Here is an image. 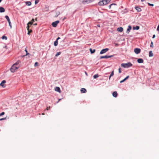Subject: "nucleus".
Listing matches in <instances>:
<instances>
[{
    "instance_id": "nucleus-1",
    "label": "nucleus",
    "mask_w": 159,
    "mask_h": 159,
    "mask_svg": "<svg viewBox=\"0 0 159 159\" xmlns=\"http://www.w3.org/2000/svg\"><path fill=\"white\" fill-rule=\"evenodd\" d=\"M20 62V61H18L11 66L10 69V70L12 72H14L16 70L20 67V66L18 64Z\"/></svg>"
},
{
    "instance_id": "nucleus-2",
    "label": "nucleus",
    "mask_w": 159,
    "mask_h": 159,
    "mask_svg": "<svg viewBox=\"0 0 159 159\" xmlns=\"http://www.w3.org/2000/svg\"><path fill=\"white\" fill-rule=\"evenodd\" d=\"M111 0H102L101 1H100L98 2V4L99 5H103L107 4L109 3Z\"/></svg>"
},
{
    "instance_id": "nucleus-3",
    "label": "nucleus",
    "mask_w": 159,
    "mask_h": 159,
    "mask_svg": "<svg viewBox=\"0 0 159 159\" xmlns=\"http://www.w3.org/2000/svg\"><path fill=\"white\" fill-rule=\"evenodd\" d=\"M121 66L124 68H128L132 66V64L130 62L127 63H122L121 64Z\"/></svg>"
},
{
    "instance_id": "nucleus-4",
    "label": "nucleus",
    "mask_w": 159,
    "mask_h": 159,
    "mask_svg": "<svg viewBox=\"0 0 159 159\" xmlns=\"http://www.w3.org/2000/svg\"><path fill=\"white\" fill-rule=\"evenodd\" d=\"M59 23V20H57L52 22V25L53 27H55L57 26V24Z\"/></svg>"
},
{
    "instance_id": "nucleus-5",
    "label": "nucleus",
    "mask_w": 159,
    "mask_h": 159,
    "mask_svg": "<svg viewBox=\"0 0 159 159\" xmlns=\"http://www.w3.org/2000/svg\"><path fill=\"white\" fill-rule=\"evenodd\" d=\"M134 51L135 53L138 54L140 53L141 52V50L140 48H135L134 49Z\"/></svg>"
},
{
    "instance_id": "nucleus-6",
    "label": "nucleus",
    "mask_w": 159,
    "mask_h": 159,
    "mask_svg": "<svg viewBox=\"0 0 159 159\" xmlns=\"http://www.w3.org/2000/svg\"><path fill=\"white\" fill-rule=\"evenodd\" d=\"M113 56V55H111L109 56H108L107 55H105V56H101L100 57V58L101 59H103V58H108L110 57H111Z\"/></svg>"
},
{
    "instance_id": "nucleus-7",
    "label": "nucleus",
    "mask_w": 159,
    "mask_h": 159,
    "mask_svg": "<svg viewBox=\"0 0 159 159\" xmlns=\"http://www.w3.org/2000/svg\"><path fill=\"white\" fill-rule=\"evenodd\" d=\"M108 50V49L107 48L103 49L100 51V53L101 54H102L107 52Z\"/></svg>"
},
{
    "instance_id": "nucleus-8",
    "label": "nucleus",
    "mask_w": 159,
    "mask_h": 159,
    "mask_svg": "<svg viewBox=\"0 0 159 159\" xmlns=\"http://www.w3.org/2000/svg\"><path fill=\"white\" fill-rule=\"evenodd\" d=\"M83 3L87 2L89 3L94 1L95 0H81Z\"/></svg>"
},
{
    "instance_id": "nucleus-9",
    "label": "nucleus",
    "mask_w": 159,
    "mask_h": 159,
    "mask_svg": "<svg viewBox=\"0 0 159 159\" xmlns=\"http://www.w3.org/2000/svg\"><path fill=\"white\" fill-rule=\"evenodd\" d=\"M54 90L55 91L58 92L59 93L61 92L60 89L59 87H56L55 88Z\"/></svg>"
},
{
    "instance_id": "nucleus-10",
    "label": "nucleus",
    "mask_w": 159,
    "mask_h": 159,
    "mask_svg": "<svg viewBox=\"0 0 159 159\" xmlns=\"http://www.w3.org/2000/svg\"><path fill=\"white\" fill-rule=\"evenodd\" d=\"M6 81L5 80H3L1 83L0 84V85L2 86L3 88H5V85L4 84L5 83H6Z\"/></svg>"
},
{
    "instance_id": "nucleus-11",
    "label": "nucleus",
    "mask_w": 159,
    "mask_h": 159,
    "mask_svg": "<svg viewBox=\"0 0 159 159\" xmlns=\"http://www.w3.org/2000/svg\"><path fill=\"white\" fill-rule=\"evenodd\" d=\"M60 39V38L58 37L57 39V40L54 43V45L55 46H56L58 45V40L59 39Z\"/></svg>"
},
{
    "instance_id": "nucleus-12",
    "label": "nucleus",
    "mask_w": 159,
    "mask_h": 159,
    "mask_svg": "<svg viewBox=\"0 0 159 159\" xmlns=\"http://www.w3.org/2000/svg\"><path fill=\"white\" fill-rule=\"evenodd\" d=\"M30 26H27V28L28 31V34L30 35V33L32 32V30L29 29Z\"/></svg>"
},
{
    "instance_id": "nucleus-13",
    "label": "nucleus",
    "mask_w": 159,
    "mask_h": 159,
    "mask_svg": "<svg viewBox=\"0 0 159 159\" xmlns=\"http://www.w3.org/2000/svg\"><path fill=\"white\" fill-rule=\"evenodd\" d=\"M80 91L81 93H84L86 92L87 90L83 88L81 89Z\"/></svg>"
},
{
    "instance_id": "nucleus-14",
    "label": "nucleus",
    "mask_w": 159,
    "mask_h": 159,
    "mask_svg": "<svg viewBox=\"0 0 159 159\" xmlns=\"http://www.w3.org/2000/svg\"><path fill=\"white\" fill-rule=\"evenodd\" d=\"M137 62L139 63H143V60L142 58H139L137 60Z\"/></svg>"
},
{
    "instance_id": "nucleus-15",
    "label": "nucleus",
    "mask_w": 159,
    "mask_h": 159,
    "mask_svg": "<svg viewBox=\"0 0 159 159\" xmlns=\"http://www.w3.org/2000/svg\"><path fill=\"white\" fill-rule=\"evenodd\" d=\"M117 95L118 94L116 91H114L112 93V95L114 97H116Z\"/></svg>"
},
{
    "instance_id": "nucleus-16",
    "label": "nucleus",
    "mask_w": 159,
    "mask_h": 159,
    "mask_svg": "<svg viewBox=\"0 0 159 159\" xmlns=\"http://www.w3.org/2000/svg\"><path fill=\"white\" fill-rule=\"evenodd\" d=\"M131 29V27L130 25H129L128 27V28L127 29L126 33H128V34L129 33V32H130V30Z\"/></svg>"
},
{
    "instance_id": "nucleus-17",
    "label": "nucleus",
    "mask_w": 159,
    "mask_h": 159,
    "mask_svg": "<svg viewBox=\"0 0 159 159\" xmlns=\"http://www.w3.org/2000/svg\"><path fill=\"white\" fill-rule=\"evenodd\" d=\"M123 28L122 27H120L119 28H118L117 29V30L119 32H121L123 31Z\"/></svg>"
},
{
    "instance_id": "nucleus-18",
    "label": "nucleus",
    "mask_w": 159,
    "mask_h": 159,
    "mask_svg": "<svg viewBox=\"0 0 159 159\" xmlns=\"http://www.w3.org/2000/svg\"><path fill=\"white\" fill-rule=\"evenodd\" d=\"M135 8L136 10L138 12H140L141 11V9L138 7H135Z\"/></svg>"
},
{
    "instance_id": "nucleus-19",
    "label": "nucleus",
    "mask_w": 159,
    "mask_h": 159,
    "mask_svg": "<svg viewBox=\"0 0 159 159\" xmlns=\"http://www.w3.org/2000/svg\"><path fill=\"white\" fill-rule=\"evenodd\" d=\"M5 10L4 8L2 7H0V12L2 13L5 12Z\"/></svg>"
},
{
    "instance_id": "nucleus-20",
    "label": "nucleus",
    "mask_w": 159,
    "mask_h": 159,
    "mask_svg": "<svg viewBox=\"0 0 159 159\" xmlns=\"http://www.w3.org/2000/svg\"><path fill=\"white\" fill-rule=\"evenodd\" d=\"M153 54L152 53V51H150L149 52V56L150 57H152L153 56Z\"/></svg>"
},
{
    "instance_id": "nucleus-21",
    "label": "nucleus",
    "mask_w": 159,
    "mask_h": 159,
    "mask_svg": "<svg viewBox=\"0 0 159 159\" xmlns=\"http://www.w3.org/2000/svg\"><path fill=\"white\" fill-rule=\"evenodd\" d=\"M60 14V12L59 11H56V15L55 16L56 17H57L59 14Z\"/></svg>"
},
{
    "instance_id": "nucleus-22",
    "label": "nucleus",
    "mask_w": 159,
    "mask_h": 159,
    "mask_svg": "<svg viewBox=\"0 0 159 159\" xmlns=\"http://www.w3.org/2000/svg\"><path fill=\"white\" fill-rule=\"evenodd\" d=\"M139 29V27L138 26H137L135 27H133V29L134 30H138Z\"/></svg>"
},
{
    "instance_id": "nucleus-23",
    "label": "nucleus",
    "mask_w": 159,
    "mask_h": 159,
    "mask_svg": "<svg viewBox=\"0 0 159 159\" xmlns=\"http://www.w3.org/2000/svg\"><path fill=\"white\" fill-rule=\"evenodd\" d=\"M26 4L28 6H30L31 5V3L30 2L28 1L26 2Z\"/></svg>"
},
{
    "instance_id": "nucleus-24",
    "label": "nucleus",
    "mask_w": 159,
    "mask_h": 159,
    "mask_svg": "<svg viewBox=\"0 0 159 159\" xmlns=\"http://www.w3.org/2000/svg\"><path fill=\"white\" fill-rule=\"evenodd\" d=\"M89 50L91 53H93L95 51V49H94L93 50H92V49L91 48H90Z\"/></svg>"
},
{
    "instance_id": "nucleus-25",
    "label": "nucleus",
    "mask_w": 159,
    "mask_h": 159,
    "mask_svg": "<svg viewBox=\"0 0 159 159\" xmlns=\"http://www.w3.org/2000/svg\"><path fill=\"white\" fill-rule=\"evenodd\" d=\"M114 75V71L113 70L112 71L111 73L109 78V80H110V79L111 77L112 76Z\"/></svg>"
},
{
    "instance_id": "nucleus-26",
    "label": "nucleus",
    "mask_w": 159,
    "mask_h": 159,
    "mask_svg": "<svg viewBox=\"0 0 159 159\" xmlns=\"http://www.w3.org/2000/svg\"><path fill=\"white\" fill-rule=\"evenodd\" d=\"M5 17V18H6V19L7 20L8 22L10 21V19L8 16H6Z\"/></svg>"
},
{
    "instance_id": "nucleus-27",
    "label": "nucleus",
    "mask_w": 159,
    "mask_h": 159,
    "mask_svg": "<svg viewBox=\"0 0 159 159\" xmlns=\"http://www.w3.org/2000/svg\"><path fill=\"white\" fill-rule=\"evenodd\" d=\"M98 77H99V75H98V74L94 75L93 76V78L94 79H96V78Z\"/></svg>"
},
{
    "instance_id": "nucleus-28",
    "label": "nucleus",
    "mask_w": 159,
    "mask_h": 159,
    "mask_svg": "<svg viewBox=\"0 0 159 159\" xmlns=\"http://www.w3.org/2000/svg\"><path fill=\"white\" fill-rule=\"evenodd\" d=\"M61 52H57V53L56 54L55 56L56 57H57L58 56H59V55H60L61 54Z\"/></svg>"
},
{
    "instance_id": "nucleus-29",
    "label": "nucleus",
    "mask_w": 159,
    "mask_h": 159,
    "mask_svg": "<svg viewBox=\"0 0 159 159\" xmlns=\"http://www.w3.org/2000/svg\"><path fill=\"white\" fill-rule=\"evenodd\" d=\"M33 24V22H32L31 21H30L27 24V26H29V25H32Z\"/></svg>"
},
{
    "instance_id": "nucleus-30",
    "label": "nucleus",
    "mask_w": 159,
    "mask_h": 159,
    "mask_svg": "<svg viewBox=\"0 0 159 159\" xmlns=\"http://www.w3.org/2000/svg\"><path fill=\"white\" fill-rule=\"evenodd\" d=\"M150 47L152 48L153 47V42H151V43Z\"/></svg>"
},
{
    "instance_id": "nucleus-31",
    "label": "nucleus",
    "mask_w": 159,
    "mask_h": 159,
    "mask_svg": "<svg viewBox=\"0 0 159 159\" xmlns=\"http://www.w3.org/2000/svg\"><path fill=\"white\" fill-rule=\"evenodd\" d=\"M38 64H39V63L38 62H36L34 64V66H38Z\"/></svg>"
},
{
    "instance_id": "nucleus-32",
    "label": "nucleus",
    "mask_w": 159,
    "mask_h": 159,
    "mask_svg": "<svg viewBox=\"0 0 159 159\" xmlns=\"http://www.w3.org/2000/svg\"><path fill=\"white\" fill-rule=\"evenodd\" d=\"M2 39H7V37L5 36H3L2 37Z\"/></svg>"
},
{
    "instance_id": "nucleus-33",
    "label": "nucleus",
    "mask_w": 159,
    "mask_h": 159,
    "mask_svg": "<svg viewBox=\"0 0 159 159\" xmlns=\"http://www.w3.org/2000/svg\"><path fill=\"white\" fill-rule=\"evenodd\" d=\"M5 112H3L1 113H0V116L4 115L5 114Z\"/></svg>"
},
{
    "instance_id": "nucleus-34",
    "label": "nucleus",
    "mask_w": 159,
    "mask_h": 159,
    "mask_svg": "<svg viewBox=\"0 0 159 159\" xmlns=\"http://www.w3.org/2000/svg\"><path fill=\"white\" fill-rule=\"evenodd\" d=\"M6 119V117H5V118H1L0 119V121H2V120H5Z\"/></svg>"
},
{
    "instance_id": "nucleus-35",
    "label": "nucleus",
    "mask_w": 159,
    "mask_h": 159,
    "mask_svg": "<svg viewBox=\"0 0 159 159\" xmlns=\"http://www.w3.org/2000/svg\"><path fill=\"white\" fill-rule=\"evenodd\" d=\"M8 23H9V25L10 27V28L11 29L12 28V26H11V22L10 21L9 22H8Z\"/></svg>"
},
{
    "instance_id": "nucleus-36",
    "label": "nucleus",
    "mask_w": 159,
    "mask_h": 159,
    "mask_svg": "<svg viewBox=\"0 0 159 159\" xmlns=\"http://www.w3.org/2000/svg\"><path fill=\"white\" fill-rule=\"evenodd\" d=\"M148 3V4L149 5V6H154V4H150V3Z\"/></svg>"
},
{
    "instance_id": "nucleus-37",
    "label": "nucleus",
    "mask_w": 159,
    "mask_h": 159,
    "mask_svg": "<svg viewBox=\"0 0 159 159\" xmlns=\"http://www.w3.org/2000/svg\"><path fill=\"white\" fill-rule=\"evenodd\" d=\"M116 4H114V3H113V4H111L110 6H109V8H111V7L113 6V5H115Z\"/></svg>"
},
{
    "instance_id": "nucleus-38",
    "label": "nucleus",
    "mask_w": 159,
    "mask_h": 159,
    "mask_svg": "<svg viewBox=\"0 0 159 159\" xmlns=\"http://www.w3.org/2000/svg\"><path fill=\"white\" fill-rule=\"evenodd\" d=\"M25 51L26 52V55H28L29 54V53L28 52H27V50H26V49H25Z\"/></svg>"
},
{
    "instance_id": "nucleus-39",
    "label": "nucleus",
    "mask_w": 159,
    "mask_h": 159,
    "mask_svg": "<svg viewBox=\"0 0 159 159\" xmlns=\"http://www.w3.org/2000/svg\"><path fill=\"white\" fill-rule=\"evenodd\" d=\"M118 71H119V73H121V68H119L118 69Z\"/></svg>"
},
{
    "instance_id": "nucleus-40",
    "label": "nucleus",
    "mask_w": 159,
    "mask_h": 159,
    "mask_svg": "<svg viewBox=\"0 0 159 159\" xmlns=\"http://www.w3.org/2000/svg\"><path fill=\"white\" fill-rule=\"evenodd\" d=\"M125 79H124V80H123L121 81H120V83H122L124 82L125 81Z\"/></svg>"
},
{
    "instance_id": "nucleus-41",
    "label": "nucleus",
    "mask_w": 159,
    "mask_h": 159,
    "mask_svg": "<svg viewBox=\"0 0 159 159\" xmlns=\"http://www.w3.org/2000/svg\"><path fill=\"white\" fill-rule=\"evenodd\" d=\"M129 77V75L127 76L126 78H125V80H126Z\"/></svg>"
},
{
    "instance_id": "nucleus-42",
    "label": "nucleus",
    "mask_w": 159,
    "mask_h": 159,
    "mask_svg": "<svg viewBox=\"0 0 159 159\" xmlns=\"http://www.w3.org/2000/svg\"><path fill=\"white\" fill-rule=\"evenodd\" d=\"M129 77V75L127 76L126 78H125V80H126Z\"/></svg>"
},
{
    "instance_id": "nucleus-43",
    "label": "nucleus",
    "mask_w": 159,
    "mask_h": 159,
    "mask_svg": "<svg viewBox=\"0 0 159 159\" xmlns=\"http://www.w3.org/2000/svg\"><path fill=\"white\" fill-rule=\"evenodd\" d=\"M39 2V1H37V0H35V4H37V3H38Z\"/></svg>"
},
{
    "instance_id": "nucleus-44",
    "label": "nucleus",
    "mask_w": 159,
    "mask_h": 159,
    "mask_svg": "<svg viewBox=\"0 0 159 159\" xmlns=\"http://www.w3.org/2000/svg\"><path fill=\"white\" fill-rule=\"evenodd\" d=\"M50 109V107H47V108H46V110H49Z\"/></svg>"
},
{
    "instance_id": "nucleus-45",
    "label": "nucleus",
    "mask_w": 159,
    "mask_h": 159,
    "mask_svg": "<svg viewBox=\"0 0 159 159\" xmlns=\"http://www.w3.org/2000/svg\"><path fill=\"white\" fill-rule=\"evenodd\" d=\"M157 30L159 31V25L158 26V27H157Z\"/></svg>"
},
{
    "instance_id": "nucleus-46",
    "label": "nucleus",
    "mask_w": 159,
    "mask_h": 159,
    "mask_svg": "<svg viewBox=\"0 0 159 159\" xmlns=\"http://www.w3.org/2000/svg\"><path fill=\"white\" fill-rule=\"evenodd\" d=\"M34 19H32V20H31V22H34Z\"/></svg>"
},
{
    "instance_id": "nucleus-47",
    "label": "nucleus",
    "mask_w": 159,
    "mask_h": 159,
    "mask_svg": "<svg viewBox=\"0 0 159 159\" xmlns=\"http://www.w3.org/2000/svg\"><path fill=\"white\" fill-rule=\"evenodd\" d=\"M61 99H59V100H58V102H57V103H58L61 100Z\"/></svg>"
},
{
    "instance_id": "nucleus-48",
    "label": "nucleus",
    "mask_w": 159,
    "mask_h": 159,
    "mask_svg": "<svg viewBox=\"0 0 159 159\" xmlns=\"http://www.w3.org/2000/svg\"><path fill=\"white\" fill-rule=\"evenodd\" d=\"M155 37V34L153 35L152 37V38L154 39Z\"/></svg>"
},
{
    "instance_id": "nucleus-49",
    "label": "nucleus",
    "mask_w": 159,
    "mask_h": 159,
    "mask_svg": "<svg viewBox=\"0 0 159 159\" xmlns=\"http://www.w3.org/2000/svg\"><path fill=\"white\" fill-rule=\"evenodd\" d=\"M35 20H36V21H37V17H36V18H35Z\"/></svg>"
},
{
    "instance_id": "nucleus-50",
    "label": "nucleus",
    "mask_w": 159,
    "mask_h": 159,
    "mask_svg": "<svg viewBox=\"0 0 159 159\" xmlns=\"http://www.w3.org/2000/svg\"><path fill=\"white\" fill-rule=\"evenodd\" d=\"M37 25V24L36 23H35V24H34V25Z\"/></svg>"
},
{
    "instance_id": "nucleus-51",
    "label": "nucleus",
    "mask_w": 159,
    "mask_h": 159,
    "mask_svg": "<svg viewBox=\"0 0 159 159\" xmlns=\"http://www.w3.org/2000/svg\"><path fill=\"white\" fill-rule=\"evenodd\" d=\"M4 48H6V49H7V46H5L4 47Z\"/></svg>"
},
{
    "instance_id": "nucleus-52",
    "label": "nucleus",
    "mask_w": 159,
    "mask_h": 159,
    "mask_svg": "<svg viewBox=\"0 0 159 159\" xmlns=\"http://www.w3.org/2000/svg\"><path fill=\"white\" fill-rule=\"evenodd\" d=\"M115 45H116V46H117V45H118V44H117L116 43L115 44Z\"/></svg>"
},
{
    "instance_id": "nucleus-53",
    "label": "nucleus",
    "mask_w": 159,
    "mask_h": 159,
    "mask_svg": "<svg viewBox=\"0 0 159 159\" xmlns=\"http://www.w3.org/2000/svg\"><path fill=\"white\" fill-rule=\"evenodd\" d=\"M44 114H44V113H42V115H44Z\"/></svg>"
},
{
    "instance_id": "nucleus-54",
    "label": "nucleus",
    "mask_w": 159,
    "mask_h": 159,
    "mask_svg": "<svg viewBox=\"0 0 159 159\" xmlns=\"http://www.w3.org/2000/svg\"><path fill=\"white\" fill-rule=\"evenodd\" d=\"M144 1V0H141V1L142 2H143V1Z\"/></svg>"
},
{
    "instance_id": "nucleus-55",
    "label": "nucleus",
    "mask_w": 159,
    "mask_h": 159,
    "mask_svg": "<svg viewBox=\"0 0 159 159\" xmlns=\"http://www.w3.org/2000/svg\"><path fill=\"white\" fill-rule=\"evenodd\" d=\"M2 1V0H0V2H1Z\"/></svg>"
}]
</instances>
